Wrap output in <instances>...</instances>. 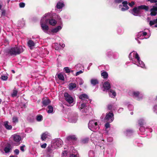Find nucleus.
<instances>
[{"label": "nucleus", "instance_id": "obj_1", "mask_svg": "<svg viewBox=\"0 0 157 157\" xmlns=\"http://www.w3.org/2000/svg\"><path fill=\"white\" fill-rule=\"evenodd\" d=\"M130 59H131L134 63L137 66L142 68H145V65L143 62L140 59L138 54L136 52H133L131 53L129 56Z\"/></svg>", "mask_w": 157, "mask_h": 157}, {"label": "nucleus", "instance_id": "obj_2", "mask_svg": "<svg viewBox=\"0 0 157 157\" xmlns=\"http://www.w3.org/2000/svg\"><path fill=\"white\" fill-rule=\"evenodd\" d=\"M51 14L48 13L45 14L41 20L40 25L42 29L45 33L50 34V32L48 31L49 27L46 24L48 21V19L50 17Z\"/></svg>", "mask_w": 157, "mask_h": 157}, {"label": "nucleus", "instance_id": "obj_3", "mask_svg": "<svg viewBox=\"0 0 157 157\" xmlns=\"http://www.w3.org/2000/svg\"><path fill=\"white\" fill-rule=\"evenodd\" d=\"M24 51L21 46H16L10 49L8 51V53L11 55H16Z\"/></svg>", "mask_w": 157, "mask_h": 157}, {"label": "nucleus", "instance_id": "obj_4", "mask_svg": "<svg viewBox=\"0 0 157 157\" xmlns=\"http://www.w3.org/2000/svg\"><path fill=\"white\" fill-rule=\"evenodd\" d=\"M149 7L148 6L145 5H141L138 6L137 7L134 8L132 10V13L135 16H137L140 15V11L141 10H144L146 11H148Z\"/></svg>", "mask_w": 157, "mask_h": 157}, {"label": "nucleus", "instance_id": "obj_5", "mask_svg": "<svg viewBox=\"0 0 157 157\" xmlns=\"http://www.w3.org/2000/svg\"><path fill=\"white\" fill-rule=\"evenodd\" d=\"M88 126L89 128L93 131L99 128V126L97 124V121L96 120L90 121L88 124Z\"/></svg>", "mask_w": 157, "mask_h": 157}, {"label": "nucleus", "instance_id": "obj_6", "mask_svg": "<svg viewBox=\"0 0 157 157\" xmlns=\"http://www.w3.org/2000/svg\"><path fill=\"white\" fill-rule=\"evenodd\" d=\"M12 137L13 140V144L14 145L17 146L20 144L21 138L20 135L17 134H15L12 136Z\"/></svg>", "mask_w": 157, "mask_h": 157}, {"label": "nucleus", "instance_id": "obj_7", "mask_svg": "<svg viewBox=\"0 0 157 157\" xmlns=\"http://www.w3.org/2000/svg\"><path fill=\"white\" fill-rule=\"evenodd\" d=\"M63 144L62 140L60 139H58L55 140V142H54L52 145L55 148H57L58 147H60Z\"/></svg>", "mask_w": 157, "mask_h": 157}, {"label": "nucleus", "instance_id": "obj_8", "mask_svg": "<svg viewBox=\"0 0 157 157\" xmlns=\"http://www.w3.org/2000/svg\"><path fill=\"white\" fill-rule=\"evenodd\" d=\"M64 96L65 100L69 103L71 104L74 102L73 98L67 93H65Z\"/></svg>", "mask_w": 157, "mask_h": 157}, {"label": "nucleus", "instance_id": "obj_9", "mask_svg": "<svg viewBox=\"0 0 157 157\" xmlns=\"http://www.w3.org/2000/svg\"><path fill=\"white\" fill-rule=\"evenodd\" d=\"M105 119L107 122H112L114 119L113 114L112 113L110 112L107 113L105 117Z\"/></svg>", "mask_w": 157, "mask_h": 157}, {"label": "nucleus", "instance_id": "obj_10", "mask_svg": "<svg viewBox=\"0 0 157 157\" xmlns=\"http://www.w3.org/2000/svg\"><path fill=\"white\" fill-rule=\"evenodd\" d=\"M50 134L47 132L43 133L41 135V139L43 141H45L50 138Z\"/></svg>", "mask_w": 157, "mask_h": 157}, {"label": "nucleus", "instance_id": "obj_11", "mask_svg": "<svg viewBox=\"0 0 157 157\" xmlns=\"http://www.w3.org/2000/svg\"><path fill=\"white\" fill-rule=\"evenodd\" d=\"M133 96L137 100H140L143 97V95L138 91H134L132 92Z\"/></svg>", "mask_w": 157, "mask_h": 157}, {"label": "nucleus", "instance_id": "obj_12", "mask_svg": "<svg viewBox=\"0 0 157 157\" xmlns=\"http://www.w3.org/2000/svg\"><path fill=\"white\" fill-rule=\"evenodd\" d=\"M147 34V33L145 32H140L139 33L138 35V38L140 39H146L149 37V36H148L147 37H146L144 36H146Z\"/></svg>", "mask_w": 157, "mask_h": 157}, {"label": "nucleus", "instance_id": "obj_13", "mask_svg": "<svg viewBox=\"0 0 157 157\" xmlns=\"http://www.w3.org/2000/svg\"><path fill=\"white\" fill-rule=\"evenodd\" d=\"M62 28L61 26H58L55 28L53 29L50 32V34H53V33H57V32L60 30Z\"/></svg>", "mask_w": 157, "mask_h": 157}, {"label": "nucleus", "instance_id": "obj_14", "mask_svg": "<svg viewBox=\"0 0 157 157\" xmlns=\"http://www.w3.org/2000/svg\"><path fill=\"white\" fill-rule=\"evenodd\" d=\"M110 88V83L108 82H105L103 85V91H105L109 89Z\"/></svg>", "mask_w": 157, "mask_h": 157}, {"label": "nucleus", "instance_id": "obj_15", "mask_svg": "<svg viewBox=\"0 0 157 157\" xmlns=\"http://www.w3.org/2000/svg\"><path fill=\"white\" fill-rule=\"evenodd\" d=\"M157 11V6H153L152 8L151 9V16H155L156 14Z\"/></svg>", "mask_w": 157, "mask_h": 157}, {"label": "nucleus", "instance_id": "obj_16", "mask_svg": "<svg viewBox=\"0 0 157 157\" xmlns=\"http://www.w3.org/2000/svg\"><path fill=\"white\" fill-rule=\"evenodd\" d=\"M77 138L76 136L75 135H70L68 136L67 137V140L68 141H72L73 140H76Z\"/></svg>", "mask_w": 157, "mask_h": 157}, {"label": "nucleus", "instance_id": "obj_17", "mask_svg": "<svg viewBox=\"0 0 157 157\" xmlns=\"http://www.w3.org/2000/svg\"><path fill=\"white\" fill-rule=\"evenodd\" d=\"M28 45L30 49H32L34 46L35 44L31 40H29L28 42Z\"/></svg>", "mask_w": 157, "mask_h": 157}, {"label": "nucleus", "instance_id": "obj_18", "mask_svg": "<svg viewBox=\"0 0 157 157\" xmlns=\"http://www.w3.org/2000/svg\"><path fill=\"white\" fill-rule=\"evenodd\" d=\"M109 96L112 98H114L116 95L115 92L113 90H110L109 92Z\"/></svg>", "mask_w": 157, "mask_h": 157}, {"label": "nucleus", "instance_id": "obj_19", "mask_svg": "<svg viewBox=\"0 0 157 157\" xmlns=\"http://www.w3.org/2000/svg\"><path fill=\"white\" fill-rule=\"evenodd\" d=\"M4 126L6 129L8 130H10L12 128V126L9 124V122L7 121L4 122Z\"/></svg>", "mask_w": 157, "mask_h": 157}, {"label": "nucleus", "instance_id": "obj_20", "mask_svg": "<svg viewBox=\"0 0 157 157\" xmlns=\"http://www.w3.org/2000/svg\"><path fill=\"white\" fill-rule=\"evenodd\" d=\"M80 99L82 100H86L87 99H88V96L85 94H82L80 95L79 97Z\"/></svg>", "mask_w": 157, "mask_h": 157}, {"label": "nucleus", "instance_id": "obj_21", "mask_svg": "<svg viewBox=\"0 0 157 157\" xmlns=\"http://www.w3.org/2000/svg\"><path fill=\"white\" fill-rule=\"evenodd\" d=\"M86 108L85 104L83 103L81 105L79 106L78 108L79 109L81 110H82V112H86L87 111L85 110V108Z\"/></svg>", "mask_w": 157, "mask_h": 157}, {"label": "nucleus", "instance_id": "obj_22", "mask_svg": "<svg viewBox=\"0 0 157 157\" xmlns=\"http://www.w3.org/2000/svg\"><path fill=\"white\" fill-rule=\"evenodd\" d=\"M50 102V101L48 98H46L44 99L42 101V103L44 106H46L48 105Z\"/></svg>", "mask_w": 157, "mask_h": 157}, {"label": "nucleus", "instance_id": "obj_23", "mask_svg": "<svg viewBox=\"0 0 157 157\" xmlns=\"http://www.w3.org/2000/svg\"><path fill=\"white\" fill-rule=\"evenodd\" d=\"M76 87V84L74 83H71L68 85L69 88L70 90H72Z\"/></svg>", "mask_w": 157, "mask_h": 157}, {"label": "nucleus", "instance_id": "obj_24", "mask_svg": "<svg viewBox=\"0 0 157 157\" xmlns=\"http://www.w3.org/2000/svg\"><path fill=\"white\" fill-rule=\"evenodd\" d=\"M49 23L50 25L52 26H54L56 24L57 22L55 20L52 19L49 20Z\"/></svg>", "mask_w": 157, "mask_h": 157}, {"label": "nucleus", "instance_id": "obj_25", "mask_svg": "<svg viewBox=\"0 0 157 157\" xmlns=\"http://www.w3.org/2000/svg\"><path fill=\"white\" fill-rule=\"evenodd\" d=\"M64 6L63 3L62 2H59L57 3L56 7L58 9H61Z\"/></svg>", "mask_w": 157, "mask_h": 157}, {"label": "nucleus", "instance_id": "obj_26", "mask_svg": "<svg viewBox=\"0 0 157 157\" xmlns=\"http://www.w3.org/2000/svg\"><path fill=\"white\" fill-rule=\"evenodd\" d=\"M91 84L94 86L96 84L98 83V81L96 79L93 78L91 80Z\"/></svg>", "mask_w": 157, "mask_h": 157}, {"label": "nucleus", "instance_id": "obj_27", "mask_svg": "<svg viewBox=\"0 0 157 157\" xmlns=\"http://www.w3.org/2000/svg\"><path fill=\"white\" fill-rule=\"evenodd\" d=\"M53 148H54V146H53L52 144L51 146H49L47 148V151L49 153H51L52 151L53 150Z\"/></svg>", "mask_w": 157, "mask_h": 157}, {"label": "nucleus", "instance_id": "obj_28", "mask_svg": "<svg viewBox=\"0 0 157 157\" xmlns=\"http://www.w3.org/2000/svg\"><path fill=\"white\" fill-rule=\"evenodd\" d=\"M18 122V118L16 117H14L12 118V122L14 125H15Z\"/></svg>", "mask_w": 157, "mask_h": 157}, {"label": "nucleus", "instance_id": "obj_29", "mask_svg": "<svg viewBox=\"0 0 157 157\" xmlns=\"http://www.w3.org/2000/svg\"><path fill=\"white\" fill-rule=\"evenodd\" d=\"M101 76L104 78H108V74L107 72L104 71L101 73Z\"/></svg>", "mask_w": 157, "mask_h": 157}, {"label": "nucleus", "instance_id": "obj_30", "mask_svg": "<svg viewBox=\"0 0 157 157\" xmlns=\"http://www.w3.org/2000/svg\"><path fill=\"white\" fill-rule=\"evenodd\" d=\"M48 113H51L53 112V108L52 106L49 105L48 106Z\"/></svg>", "mask_w": 157, "mask_h": 157}, {"label": "nucleus", "instance_id": "obj_31", "mask_svg": "<svg viewBox=\"0 0 157 157\" xmlns=\"http://www.w3.org/2000/svg\"><path fill=\"white\" fill-rule=\"evenodd\" d=\"M128 4V2L126 1H124L122 2V4L123 5V6L125 8H126V9H129V7L127 6Z\"/></svg>", "mask_w": 157, "mask_h": 157}, {"label": "nucleus", "instance_id": "obj_32", "mask_svg": "<svg viewBox=\"0 0 157 157\" xmlns=\"http://www.w3.org/2000/svg\"><path fill=\"white\" fill-rule=\"evenodd\" d=\"M17 91L16 90H13L12 93V94L11 96L12 97H14L17 96Z\"/></svg>", "mask_w": 157, "mask_h": 157}, {"label": "nucleus", "instance_id": "obj_33", "mask_svg": "<svg viewBox=\"0 0 157 157\" xmlns=\"http://www.w3.org/2000/svg\"><path fill=\"white\" fill-rule=\"evenodd\" d=\"M157 23V19H154L153 21H150L149 24L150 26L155 24Z\"/></svg>", "mask_w": 157, "mask_h": 157}, {"label": "nucleus", "instance_id": "obj_34", "mask_svg": "<svg viewBox=\"0 0 157 157\" xmlns=\"http://www.w3.org/2000/svg\"><path fill=\"white\" fill-rule=\"evenodd\" d=\"M1 78L3 80H6L7 79L8 77L6 75H3L1 76Z\"/></svg>", "mask_w": 157, "mask_h": 157}, {"label": "nucleus", "instance_id": "obj_35", "mask_svg": "<svg viewBox=\"0 0 157 157\" xmlns=\"http://www.w3.org/2000/svg\"><path fill=\"white\" fill-rule=\"evenodd\" d=\"M58 77L60 80H64V78L63 77V75L61 74H59L58 75Z\"/></svg>", "mask_w": 157, "mask_h": 157}, {"label": "nucleus", "instance_id": "obj_36", "mask_svg": "<svg viewBox=\"0 0 157 157\" xmlns=\"http://www.w3.org/2000/svg\"><path fill=\"white\" fill-rule=\"evenodd\" d=\"M11 149L9 147H5L4 149V151L6 153H8L10 152Z\"/></svg>", "mask_w": 157, "mask_h": 157}, {"label": "nucleus", "instance_id": "obj_37", "mask_svg": "<svg viewBox=\"0 0 157 157\" xmlns=\"http://www.w3.org/2000/svg\"><path fill=\"white\" fill-rule=\"evenodd\" d=\"M144 120L143 119H141L139 121V124L140 126H141L143 125L144 123Z\"/></svg>", "mask_w": 157, "mask_h": 157}, {"label": "nucleus", "instance_id": "obj_38", "mask_svg": "<svg viewBox=\"0 0 157 157\" xmlns=\"http://www.w3.org/2000/svg\"><path fill=\"white\" fill-rule=\"evenodd\" d=\"M42 116L41 115H38L36 117V120L38 121H40L42 120Z\"/></svg>", "mask_w": 157, "mask_h": 157}, {"label": "nucleus", "instance_id": "obj_39", "mask_svg": "<svg viewBox=\"0 0 157 157\" xmlns=\"http://www.w3.org/2000/svg\"><path fill=\"white\" fill-rule=\"evenodd\" d=\"M64 69L67 73H69L70 72V70L68 67H65L64 68Z\"/></svg>", "mask_w": 157, "mask_h": 157}, {"label": "nucleus", "instance_id": "obj_40", "mask_svg": "<svg viewBox=\"0 0 157 157\" xmlns=\"http://www.w3.org/2000/svg\"><path fill=\"white\" fill-rule=\"evenodd\" d=\"M78 82L80 85H82L84 81L82 78H80L79 79Z\"/></svg>", "mask_w": 157, "mask_h": 157}, {"label": "nucleus", "instance_id": "obj_41", "mask_svg": "<svg viewBox=\"0 0 157 157\" xmlns=\"http://www.w3.org/2000/svg\"><path fill=\"white\" fill-rule=\"evenodd\" d=\"M89 140V139L88 138H86L83 139L82 140V142L83 143H85L88 142Z\"/></svg>", "mask_w": 157, "mask_h": 157}, {"label": "nucleus", "instance_id": "obj_42", "mask_svg": "<svg viewBox=\"0 0 157 157\" xmlns=\"http://www.w3.org/2000/svg\"><path fill=\"white\" fill-rule=\"evenodd\" d=\"M25 146L24 145H23L22 146L20 147V150L24 152L25 151Z\"/></svg>", "mask_w": 157, "mask_h": 157}, {"label": "nucleus", "instance_id": "obj_43", "mask_svg": "<svg viewBox=\"0 0 157 157\" xmlns=\"http://www.w3.org/2000/svg\"><path fill=\"white\" fill-rule=\"evenodd\" d=\"M25 3L23 2L20 3L19 4V6L21 8H23L25 6Z\"/></svg>", "mask_w": 157, "mask_h": 157}, {"label": "nucleus", "instance_id": "obj_44", "mask_svg": "<svg viewBox=\"0 0 157 157\" xmlns=\"http://www.w3.org/2000/svg\"><path fill=\"white\" fill-rule=\"evenodd\" d=\"M89 156L90 157H94V154L92 151H90L89 152Z\"/></svg>", "mask_w": 157, "mask_h": 157}, {"label": "nucleus", "instance_id": "obj_45", "mask_svg": "<svg viewBox=\"0 0 157 157\" xmlns=\"http://www.w3.org/2000/svg\"><path fill=\"white\" fill-rule=\"evenodd\" d=\"M132 132V131L130 130H128L126 131V134L127 135H128L129 133H131Z\"/></svg>", "mask_w": 157, "mask_h": 157}, {"label": "nucleus", "instance_id": "obj_46", "mask_svg": "<svg viewBox=\"0 0 157 157\" xmlns=\"http://www.w3.org/2000/svg\"><path fill=\"white\" fill-rule=\"evenodd\" d=\"M153 110L155 112L157 113V105H155L154 106Z\"/></svg>", "mask_w": 157, "mask_h": 157}, {"label": "nucleus", "instance_id": "obj_47", "mask_svg": "<svg viewBox=\"0 0 157 157\" xmlns=\"http://www.w3.org/2000/svg\"><path fill=\"white\" fill-rule=\"evenodd\" d=\"M148 1L150 2L151 3H156L157 2V0H147Z\"/></svg>", "mask_w": 157, "mask_h": 157}, {"label": "nucleus", "instance_id": "obj_48", "mask_svg": "<svg viewBox=\"0 0 157 157\" xmlns=\"http://www.w3.org/2000/svg\"><path fill=\"white\" fill-rule=\"evenodd\" d=\"M83 72V71H82L81 70H80L78 71L76 73L75 75L78 76V75H79V74L82 73Z\"/></svg>", "mask_w": 157, "mask_h": 157}, {"label": "nucleus", "instance_id": "obj_49", "mask_svg": "<svg viewBox=\"0 0 157 157\" xmlns=\"http://www.w3.org/2000/svg\"><path fill=\"white\" fill-rule=\"evenodd\" d=\"M47 146V144L44 143L41 145V148H45Z\"/></svg>", "mask_w": 157, "mask_h": 157}, {"label": "nucleus", "instance_id": "obj_50", "mask_svg": "<svg viewBox=\"0 0 157 157\" xmlns=\"http://www.w3.org/2000/svg\"><path fill=\"white\" fill-rule=\"evenodd\" d=\"M135 4L134 2L132 1L131 3H128V5L131 7H132Z\"/></svg>", "mask_w": 157, "mask_h": 157}, {"label": "nucleus", "instance_id": "obj_51", "mask_svg": "<svg viewBox=\"0 0 157 157\" xmlns=\"http://www.w3.org/2000/svg\"><path fill=\"white\" fill-rule=\"evenodd\" d=\"M108 108L109 110L114 109L113 107V105H108Z\"/></svg>", "mask_w": 157, "mask_h": 157}, {"label": "nucleus", "instance_id": "obj_52", "mask_svg": "<svg viewBox=\"0 0 157 157\" xmlns=\"http://www.w3.org/2000/svg\"><path fill=\"white\" fill-rule=\"evenodd\" d=\"M14 153L16 155H18L19 152V150L17 149H16L14 151Z\"/></svg>", "mask_w": 157, "mask_h": 157}, {"label": "nucleus", "instance_id": "obj_53", "mask_svg": "<svg viewBox=\"0 0 157 157\" xmlns=\"http://www.w3.org/2000/svg\"><path fill=\"white\" fill-rule=\"evenodd\" d=\"M122 0H115V2L117 3H119L121 2Z\"/></svg>", "mask_w": 157, "mask_h": 157}, {"label": "nucleus", "instance_id": "obj_54", "mask_svg": "<svg viewBox=\"0 0 157 157\" xmlns=\"http://www.w3.org/2000/svg\"><path fill=\"white\" fill-rule=\"evenodd\" d=\"M55 45H58L59 46V47L61 46L63 48H64L65 46V44H60L59 45H58V44H56Z\"/></svg>", "mask_w": 157, "mask_h": 157}, {"label": "nucleus", "instance_id": "obj_55", "mask_svg": "<svg viewBox=\"0 0 157 157\" xmlns=\"http://www.w3.org/2000/svg\"><path fill=\"white\" fill-rule=\"evenodd\" d=\"M78 155L77 154H72L70 155V157H78Z\"/></svg>", "mask_w": 157, "mask_h": 157}, {"label": "nucleus", "instance_id": "obj_56", "mask_svg": "<svg viewBox=\"0 0 157 157\" xmlns=\"http://www.w3.org/2000/svg\"><path fill=\"white\" fill-rule=\"evenodd\" d=\"M128 9H126V8H125L124 7H123L121 8V10L122 11H124L126 10H128Z\"/></svg>", "mask_w": 157, "mask_h": 157}, {"label": "nucleus", "instance_id": "obj_57", "mask_svg": "<svg viewBox=\"0 0 157 157\" xmlns=\"http://www.w3.org/2000/svg\"><path fill=\"white\" fill-rule=\"evenodd\" d=\"M109 126H110V125H109V124L108 123H106L105 125V127H106V128H109Z\"/></svg>", "mask_w": 157, "mask_h": 157}, {"label": "nucleus", "instance_id": "obj_58", "mask_svg": "<svg viewBox=\"0 0 157 157\" xmlns=\"http://www.w3.org/2000/svg\"><path fill=\"white\" fill-rule=\"evenodd\" d=\"M67 152L66 151H64L62 153V155L63 156H65L66 155Z\"/></svg>", "mask_w": 157, "mask_h": 157}, {"label": "nucleus", "instance_id": "obj_59", "mask_svg": "<svg viewBox=\"0 0 157 157\" xmlns=\"http://www.w3.org/2000/svg\"><path fill=\"white\" fill-rule=\"evenodd\" d=\"M128 108L131 109V110H132V109H133V106L132 105H129L128 106Z\"/></svg>", "mask_w": 157, "mask_h": 157}, {"label": "nucleus", "instance_id": "obj_60", "mask_svg": "<svg viewBox=\"0 0 157 157\" xmlns=\"http://www.w3.org/2000/svg\"><path fill=\"white\" fill-rule=\"evenodd\" d=\"M55 45L56 46L55 47V49L57 50H59V47H57V46H59L58 45Z\"/></svg>", "mask_w": 157, "mask_h": 157}, {"label": "nucleus", "instance_id": "obj_61", "mask_svg": "<svg viewBox=\"0 0 157 157\" xmlns=\"http://www.w3.org/2000/svg\"><path fill=\"white\" fill-rule=\"evenodd\" d=\"M123 110V108H120L118 111V112L119 113H121V112H122Z\"/></svg>", "mask_w": 157, "mask_h": 157}, {"label": "nucleus", "instance_id": "obj_62", "mask_svg": "<svg viewBox=\"0 0 157 157\" xmlns=\"http://www.w3.org/2000/svg\"><path fill=\"white\" fill-rule=\"evenodd\" d=\"M5 10H3L2 11V15H5Z\"/></svg>", "mask_w": 157, "mask_h": 157}, {"label": "nucleus", "instance_id": "obj_63", "mask_svg": "<svg viewBox=\"0 0 157 157\" xmlns=\"http://www.w3.org/2000/svg\"><path fill=\"white\" fill-rule=\"evenodd\" d=\"M77 119H76V120H75V121H72V122H73V123H75V122H76V121H77Z\"/></svg>", "mask_w": 157, "mask_h": 157}, {"label": "nucleus", "instance_id": "obj_64", "mask_svg": "<svg viewBox=\"0 0 157 157\" xmlns=\"http://www.w3.org/2000/svg\"><path fill=\"white\" fill-rule=\"evenodd\" d=\"M10 157H17L16 156H11Z\"/></svg>", "mask_w": 157, "mask_h": 157}]
</instances>
